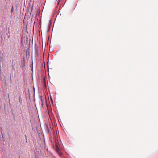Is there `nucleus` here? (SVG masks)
<instances>
[{
  "label": "nucleus",
  "mask_w": 158,
  "mask_h": 158,
  "mask_svg": "<svg viewBox=\"0 0 158 158\" xmlns=\"http://www.w3.org/2000/svg\"><path fill=\"white\" fill-rule=\"evenodd\" d=\"M60 0H57V2H58V3H59Z\"/></svg>",
  "instance_id": "4"
},
{
  "label": "nucleus",
  "mask_w": 158,
  "mask_h": 158,
  "mask_svg": "<svg viewBox=\"0 0 158 158\" xmlns=\"http://www.w3.org/2000/svg\"><path fill=\"white\" fill-rule=\"evenodd\" d=\"M55 146L56 147V151L60 156H62V154L60 152V146L57 140H55Z\"/></svg>",
  "instance_id": "1"
},
{
  "label": "nucleus",
  "mask_w": 158,
  "mask_h": 158,
  "mask_svg": "<svg viewBox=\"0 0 158 158\" xmlns=\"http://www.w3.org/2000/svg\"><path fill=\"white\" fill-rule=\"evenodd\" d=\"M11 12L12 13H13L14 12V8L13 6H12L11 8Z\"/></svg>",
  "instance_id": "3"
},
{
  "label": "nucleus",
  "mask_w": 158,
  "mask_h": 158,
  "mask_svg": "<svg viewBox=\"0 0 158 158\" xmlns=\"http://www.w3.org/2000/svg\"><path fill=\"white\" fill-rule=\"evenodd\" d=\"M19 102L20 103H22V100H21V98L20 97V96L19 95Z\"/></svg>",
  "instance_id": "2"
}]
</instances>
